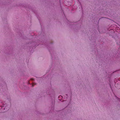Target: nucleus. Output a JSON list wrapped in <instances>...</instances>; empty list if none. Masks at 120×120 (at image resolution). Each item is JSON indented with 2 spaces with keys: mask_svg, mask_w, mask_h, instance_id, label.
I'll return each mask as SVG.
<instances>
[{
  "mask_svg": "<svg viewBox=\"0 0 120 120\" xmlns=\"http://www.w3.org/2000/svg\"><path fill=\"white\" fill-rule=\"evenodd\" d=\"M0 106L1 107V109H3V110H4V109L5 110V109H6V108H4V105H3L2 104V105H0Z\"/></svg>",
  "mask_w": 120,
  "mask_h": 120,
  "instance_id": "nucleus-1",
  "label": "nucleus"
},
{
  "mask_svg": "<svg viewBox=\"0 0 120 120\" xmlns=\"http://www.w3.org/2000/svg\"><path fill=\"white\" fill-rule=\"evenodd\" d=\"M31 79L32 80H34V79Z\"/></svg>",
  "mask_w": 120,
  "mask_h": 120,
  "instance_id": "nucleus-4",
  "label": "nucleus"
},
{
  "mask_svg": "<svg viewBox=\"0 0 120 120\" xmlns=\"http://www.w3.org/2000/svg\"><path fill=\"white\" fill-rule=\"evenodd\" d=\"M119 101H120V99H119Z\"/></svg>",
  "mask_w": 120,
  "mask_h": 120,
  "instance_id": "nucleus-5",
  "label": "nucleus"
},
{
  "mask_svg": "<svg viewBox=\"0 0 120 120\" xmlns=\"http://www.w3.org/2000/svg\"><path fill=\"white\" fill-rule=\"evenodd\" d=\"M62 98V97L60 95L59 96L58 98H59V100H60V99H61Z\"/></svg>",
  "mask_w": 120,
  "mask_h": 120,
  "instance_id": "nucleus-3",
  "label": "nucleus"
},
{
  "mask_svg": "<svg viewBox=\"0 0 120 120\" xmlns=\"http://www.w3.org/2000/svg\"><path fill=\"white\" fill-rule=\"evenodd\" d=\"M120 86V84H118V85H116V86L117 87V88L118 89H120V87H119V86Z\"/></svg>",
  "mask_w": 120,
  "mask_h": 120,
  "instance_id": "nucleus-2",
  "label": "nucleus"
}]
</instances>
